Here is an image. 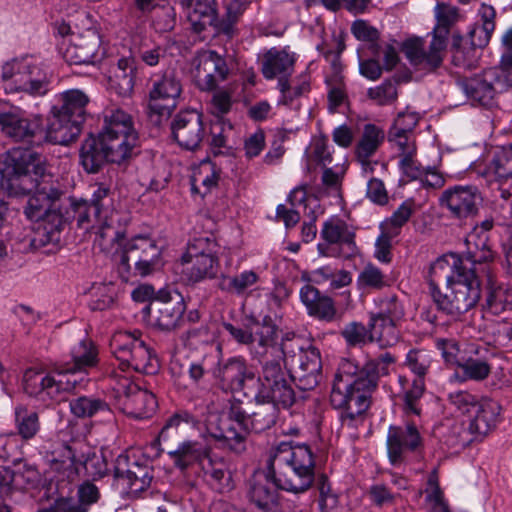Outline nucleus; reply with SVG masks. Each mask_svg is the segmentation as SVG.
Masks as SVG:
<instances>
[{
    "mask_svg": "<svg viewBox=\"0 0 512 512\" xmlns=\"http://www.w3.org/2000/svg\"><path fill=\"white\" fill-rule=\"evenodd\" d=\"M263 384L249 397L254 407L247 413L239 405H232L226 416L211 417L207 423L208 435L218 448L242 454L247 448L249 432L261 433L276 424L279 409L292 407L296 403V392L292 387L289 370L280 359L263 363Z\"/></svg>",
    "mask_w": 512,
    "mask_h": 512,
    "instance_id": "nucleus-1",
    "label": "nucleus"
},
{
    "mask_svg": "<svg viewBox=\"0 0 512 512\" xmlns=\"http://www.w3.org/2000/svg\"><path fill=\"white\" fill-rule=\"evenodd\" d=\"M1 187L10 196L34 192L24 214L31 221L52 220L62 191L52 183L42 155L31 149L14 148L0 157Z\"/></svg>",
    "mask_w": 512,
    "mask_h": 512,
    "instance_id": "nucleus-2",
    "label": "nucleus"
},
{
    "mask_svg": "<svg viewBox=\"0 0 512 512\" xmlns=\"http://www.w3.org/2000/svg\"><path fill=\"white\" fill-rule=\"evenodd\" d=\"M395 362L396 357L390 352L367 360L362 367L350 359L340 362L334 376L330 402L334 408L342 410V425L353 427L354 421L368 410L380 377L388 375Z\"/></svg>",
    "mask_w": 512,
    "mask_h": 512,
    "instance_id": "nucleus-3",
    "label": "nucleus"
},
{
    "mask_svg": "<svg viewBox=\"0 0 512 512\" xmlns=\"http://www.w3.org/2000/svg\"><path fill=\"white\" fill-rule=\"evenodd\" d=\"M137 142L132 117L120 108L106 109L98 136L90 134L81 145L80 164L87 173H97L108 162L120 164L131 157Z\"/></svg>",
    "mask_w": 512,
    "mask_h": 512,
    "instance_id": "nucleus-4",
    "label": "nucleus"
},
{
    "mask_svg": "<svg viewBox=\"0 0 512 512\" xmlns=\"http://www.w3.org/2000/svg\"><path fill=\"white\" fill-rule=\"evenodd\" d=\"M70 358L57 373L26 370L23 376L25 392L41 401L62 400L65 393L76 388L78 380L75 374L86 372L87 368L96 365L97 352L90 340L82 339L71 349Z\"/></svg>",
    "mask_w": 512,
    "mask_h": 512,
    "instance_id": "nucleus-5",
    "label": "nucleus"
},
{
    "mask_svg": "<svg viewBox=\"0 0 512 512\" xmlns=\"http://www.w3.org/2000/svg\"><path fill=\"white\" fill-rule=\"evenodd\" d=\"M315 454L307 444L280 442L272 447L266 477L279 489L304 493L315 482Z\"/></svg>",
    "mask_w": 512,
    "mask_h": 512,
    "instance_id": "nucleus-6",
    "label": "nucleus"
},
{
    "mask_svg": "<svg viewBox=\"0 0 512 512\" xmlns=\"http://www.w3.org/2000/svg\"><path fill=\"white\" fill-rule=\"evenodd\" d=\"M90 201L71 200L72 218L83 229L96 228V234L107 243H119L125 238V228L120 225L119 214L114 209L113 193L104 183L95 185Z\"/></svg>",
    "mask_w": 512,
    "mask_h": 512,
    "instance_id": "nucleus-7",
    "label": "nucleus"
},
{
    "mask_svg": "<svg viewBox=\"0 0 512 512\" xmlns=\"http://www.w3.org/2000/svg\"><path fill=\"white\" fill-rule=\"evenodd\" d=\"M89 96L80 89L66 90L59 95L58 103L51 108L50 129L54 134V145H68L82 131L87 116Z\"/></svg>",
    "mask_w": 512,
    "mask_h": 512,
    "instance_id": "nucleus-8",
    "label": "nucleus"
},
{
    "mask_svg": "<svg viewBox=\"0 0 512 512\" xmlns=\"http://www.w3.org/2000/svg\"><path fill=\"white\" fill-rule=\"evenodd\" d=\"M198 419L187 410H179L170 416L158 435V441L162 443L167 450V454L173 461L176 468L184 471L191 465L201 462L209 456L211 449L198 441L185 440L173 445L178 440V430L182 424L196 426Z\"/></svg>",
    "mask_w": 512,
    "mask_h": 512,
    "instance_id": "nucleus-9",
    "label": "nucleus"
},
{
    "mask_svg": "<svg viewBox=\"0 0 512 512\" xmlns=\"http://www.w3.org/2000/svg\"><path fill=\"white\" fill-rule=\"evenodd\" d=\"M429 293L437 311L452 320H458L478 304L481 298V284L473 270L446 286L445 292H442L437 283L431 280Z\"/></svg>",
    "mask_w": 512,
    "mask_h": 512,
    "instance_id": "nucleus-10",
    "label": "nucleus"
},
{
    "mask_svg": "<svg viewBox=\"0 0 512 512\" xmlns=\"http://www.w3.org/2000/svg\"><path fill=\"white\" fill-rule=\"evenodd\" d=\"M212 375L222 391L242 393L245 397H250L256 389L262 387L263 365L261 374L257 375L255 368L245 357L231 356L215 361Z\"/></svg>",
    "mask_w": 512,
    "mask_h": 512,
    "instance_id": "nucleus-11",
    "label": "nucleus"
},
{
    "mask_svg": "<svg viewBox=\"0 0 512 512\" xmlns=\"http://www.w3.org/2000/svg\"><path fill=\"white\" fill-rule=\"evenodd\" d=\"M136 333L140 335L138 331L115 333L110 341L111 351L123 371L132 368L139 373L154 375L159 370L158 358Z\"/></svg>",
    "mask_w": 512,
    "mask_h": 512,
    "instance_id": "nucleus-12",
    "label": "nucleus"
},
{
    "mask_svg": "<svg viewBox=\"0 0 512 512\" xmlns=\"http://www.w3.org/2000/svg\"><path fill=\"white\" fill-rule=\"evenodd\" d=\"M150 82L147 116L151 124L160 127L177 107L182 85L171 70L152 76Z\"/></svg>",
    "mask_w": 512,
    "mask_h": 512,
    "instance_id": "nucleus-13",
    "label": "nucleus"
},
{
    "mask_svg": "<svg viewBox=\"0 0 512 512\" xmlns=\"http://www.w3.org/2000/svg\"><path fill=\"white\" fill-rule=\"evenodd\" d=\"M162 250L156 241L147 236H135L122 249L118 272L123 280L131 275L132 265L134 275L147 276L159 268Z\"/></svg>",
    "mask_w": 512,
    "mask_h": 512,
    "instance_id": "nucleus-14",
    "label": "nucleus"
},
{
    "mask_svg": "<svg viewBox=\"0 0 512 512\" xmlns=\"http://www.w3.org/2000/svg\"><path fill=\"white\" fill-rule=\"evenodd\" d=\"M2 80L10 92L43 95L47 91V74L32 58L13 59L2 66Z\"/></svg>",
    "mask_w": 512,
    "mask_h": 512,
    "instance_id": "nucleus-15",
    "label": "nucleus"
},
{
    "mask_svg": "<svg viewBox=\"0 0 512 512\" xmlns=\"http://www.w3.org/2000/svg\"><path fill=\"white\" fill-rule=\"evenodd\" d=\"M0 126L2 132L14 139L34 146L45 143L54 145V134L50 129L49 121L45 123L41 115L27 118L20 111L10 110L0 113Z\"/></svg>",
    "mask_w": 512,
    "mask_h": 512,
    "instance_id": "nucleus-16",
    "label": "nucleus"
},
{
    "mask_svg": "<svg viewBox=\"0 0 512 512\" xmlns=\"http://www.w3.org/2000/svg\"><path fill=\"white\" fill-rule=\"evenodd\" d=\"M113 392L119 410L131 418H150L157 409L155 395L128 378H120L113 387Z\"/></svg>",
    "mask_w": 512,
    "mask_h": 512,
    "instance_id": "nucleus-17",
    "label": "nucleus"
},
{
    "mask_svg": "<svg viewBox=\"0 0 512 512\" xmlns=\"http://www.w3.org/2000/svg\"><path fill=\"white\" fill-rule=\"evenodd\" d=\"M423 448L424 437L414 421L406 420L388 427L386 449L391 465H401L408 454L419 453Z\"/></svg>",
    "mask_w": 512,
    "mask_h": 512,
    "instance_id": "nucleus-18",
    "label": "nucleus"
},
{
    "mask_svg": "<svg viewBox=\"0 0 512 512\" xmlns=\"http://www.w3.org/2000/svg\"><path fill=\"white\" fill-rule=\"evenodd\" d=\"M152 310L155 311L154 324L160 330L173 331L182 327L185 322L183 315L186 311V303L182 294L176 289L168 287L159 289Z\"/></svg>",
    "mask_w": 512,
    "mask_h": 512,
    "instance_id": "nucleus-19",
    "label": "nucleus"
},
{
    "mask_svg": "<svg viewBox=\"0 0 512 512\" xmlns=\"http://www.w3.org/2000/svg\"><path fill=\"white\" fill-rule=\"evenodd\" d=\"M483 201L480 190L474 185H454L446 188L439 203L458 219L474 217Z\"/></svg>",
    "mask_w": 512,
    "mask_h": 512,
    "instance_id": "nucleus-20",
    "label": "nucleus"
},
{
    "mask_svg": "<svg viewBox=\"0 0 512 512\" xmlns=\"http://www.w3.org/2000/svg\"><path fill=\"white\" fill-rule=\"evenodd\" d=\"M114 477L125 480L132 492H141L151 485L154 468L148 458L120 454L115 460Z\"/></svg>",
    "mask_w": 512,
    "mask_h": 512,
    "instance_id": "nucleus-21",
    "label": "nucleus"
},
{
    "mask_svg": "<svg viewBox=\"0 0 512 512\" xmlns=\"http://www.w3.org/2000/svg\"><path fill=\"white\" fill-rule=\"evenodd\" d=\"M494 30L487 25L474 24L468 31L469 47L462 45L463 36L460 32L452 34V63L461 68L471 69L477 62V49L485 48L491 39Z\"/></svg>",
    "mask_w": 512,
    "mask_h": 512,
    "instance_id": "nucleus-22",
    "label": "nucleus"
},
{
    "mask_svg": "<svg viewBox=\"0 0 512 512\" xmlns=\"http://www.w3.org/2000/svg\"><path fill=\"white\" fill-rule=\"evenodd\" d=\"M171 133L180 147L196 150L205 136L202 114L196 110L180 111L171 122Z\"/></svg>",
    "mask_w": 512,
    "mask_h": 512,
    "instance_id": "nucleus-23",
    "label": "nucleus"
},
{
    "mask_svg": "<svg viewBox=\"0 0 512 512\" xmlns=\"http://www.w3.org/2000/svg\"><path fill=\"white\" fill-rule=\"evenodd\" d=\"M101 38L95 28H87L73 35L69 44L63 50V58L70 65L95 64L100 60L98 51Z\"/></svg>",
    "mask_w": 512,
    "mask_h": 512,
    "instance_id": "nucleus-24",
    "label": "nucleus"
},
{
    "mask_svg": "<svg viewBox=\"0 0 512 512\" xmlns=\"http://www.w3.org/2000/svg\"><path fill=\"white\" fill-rule=\"evenodd\" d=\"M401 51L412 66L427 72L438 69L444 60V50L440 47V43L433 39L428 50H425L423 38L410 37L402 42Z\"/></svg>",
    "mask_w": 512,
    "mask_h": 512,
    "instance_id": "nucleus-25",
    "label": "nucleus"
},
{
    "mask_svg": "<svg viewBox=\"0 0 512 512\" xmlns=\"http://www.w3.org/2000/svg\"><path fill=\"white\" fill-rule=\"evenodd\" d=\"M228 73L226 60L215 51H203L197 56L195 78L201 90H215Z\"/></svg>",
    "mask_w": 512,
    "mask_h": 512,
    "instance_id": "nucleus-26",
    "label": "nucleus"
},
{
    "mask_svg": "<svg viewBox=\"0 0 512 512\" xmlns=\"http://www.w3.org/2000/svg\"><path fill=\"white\" fill-rule=\"evenodd\" d=\"M298 368L290 375L292 383L302 391L314 389L321 379L322 361L317 347L308 344L297 357Z\"/></svg>",
    "mask_w": 512,
    "mask_h": 512,
    "instance_id": "nucleus-27",
    "label": "nucleus"
},
{
    "mask_svg": "<svg viewBox=\"0 0 512 512\" xmlns=\"http://www.w3.org/2000/svg\"><path fill=\"white\" fill-rule=\"evenodd\" d=\"M320 234L327 244L340 245L341 248L337 256L350 258L356 254L355 231L352 226L339 217H331L325 221Z\"/></svg>",
    "mask_w": 512,
    "mask_h": 512,
    "instance_id": "nucleus-28",
    "label": "nucleus"
},
{
    "mask_svg": "<svg viewBox=\"0 0 512 512\" xmlns=\"http://www.w3.org/2000/svg\"><path fill=\"white\" fill-rule=\"evenodd\" d=\"M201 469L206 483L218 493H227L234 489L232 472L228 461L224 457L209 453Z\"/></svg>",
    "mask_w": 512,
    "mask_h": 512,
    "instance_id": "nucleus-29",
    "label": "nucleus"
},
{
    "mask_svg": "<svg viewBox=\"0 0 512 512\" xmlns=\"http://www.w3.org/2000/svg\"><path fill=\"white\" fill-rule=\"evenodd\" d=\"M181 280L186 286H195L205 280L217 278L219 272V258H181Z\"/></svg>",
    "mask_w": 512,
    "mask_h": 512,
    "instance_id": "nucleus-30",
    "label": "nucleus"
},
{
    "mask_svg": "<svg viewBox=\"0 0 512 512\" xmlns=\"http://www.w3.org/2000/svg\"><path fill=\"white\" fill-rule=\"evenodd\" d=\"M300 300L306 307L308 315L325 322H333L337 318L334 300L322 294L312 285H304L300 289Z\"/></svg>",
    "mask_w": 512,
    "mask_h": 512,
    "instance_id": "nucleus-31",
    "label": "nucleus"
},
{
    "mask_svg": "<svg viewBox=\"0 0 512 512\" xmlns=\"http://www.w3.org/2000/svg\"><path fill=\"white\" fill-rule=\"evenodd\" d=\"M69 218L70 216L53 214L52 220L39 221L30 240V246L35 250L46 248V253H53L60 243L63 224Z\"/></svg>",
    "mask_w": 512,
    "mask_h": 512,
    "instance_id": "nucleus-32",
    "label": "nucleus"
},
{
    "mask_svg": "<svg viewBox=\"0 0 512 512\" xmlns=\"http://www.w3.org/2000/svg\"><path fill=\"white\" fill-rule=\"evenodd\" d=\"M46 459L51 465V469L62 474L63 479L73 482L79 474L81 462L76 460V455L72 448L64 442H56L53 449L46 452Z\"/></svg>",
    "mask_w": 512,
    "mask_h": 512,
    "instance_id": "nucleus-33",
    "label": "nucleus"
},
{
    "mask_svg": "<svg viewBox=\"0 0 512 512\" xmlns=\"http://www.w3.org/2000/svg\"><path fill=\"white\" fill-rule=\"evenodd\" d=\"M500 414L497 402L484 399L476 410L468 416L466 421L478 441H481L492 429L496 427Z\"/></svg>",
    "mask_w": 512,
    "mask_h": 512,
    "instance_id": "nucleus-34",
    "label": "nucleus"
},
{
    "mask_svg": "<svg viewBox=\"0 0 512 512\" xmlns=\"http://www.w3.org/2000/svg\"><path fill=\"white\" fill-rule=\"evenodd\" d=\"M473 268H468L464 260L455 253H449L439 257L430 267L431 280H445L446 286L464 277Z\"/></svg>",
    "mask_w": 512,
    "mask_h": 512,
    "instance_id": "nucleus-35",
    "label": "nucleus"
},
{
    "mask_svg": "<svg viewBox=\"0 0 512 512\" xmlns=\"http://www.w3.org/2000/svg\"><path fill=\"white\" fill-rule=\"evenodd\" d=\"M385 139L383 129L374 124H366L355 148V154L363 168L372 170L369 158L373 156Z\"/></svg>",
    "mask_w": 512,
    "mask_h": 512,
    "instance_id": "nucleus-36",
    "label": "nucleus"
},
{
    "mask_svg": "<svg viewBox=\"0 0 512 512\" xmlns=\"http://www.w3.org/2000/svg\"><path fill=\"white\" fill-rule=\"evenodd\" d=\"M136 66L134 58H121L113 75L109 78L110 88L119 96H130L135 84Z\"/></svg>",
    "mask_w": 512,
    "mask_h": 512,
    "instance_id": "nucleus-37",
    "label": "nucleus"
},
{
    "mask_svg": "<svg viewBox=\"0 0 512 512\" xmlns=\"http://www.w3.org/2000/svg\"><path fill=\"white\" fill-rule=\"evenodd\" d=\"M186 13L193 30L202 32L215 21L216 0H187Z\"/></svg>",
    "mask_w": 512,
    "mask_h": 512,
    "instance_id": "nucleus-38",
    "label": "nucleus"
},
{
    "mask_svg": "<svg viewBox=\"0 0 512 512\" xmlns=\"http://www.w3.org/2000/svg\"><path fill=\"white\" fill-rule=\"evenodd\" d=\"M294 57L285 50L271 48L262 60V73L266 79H273L279 75H290L293 71Z\"/></svg>",
    "mask_w": 512,
    "mask_h": 512,
    "instance_id": "nucleus-39",
    "label": "nucleus"
},
{
    "mask_svg": "<svg viewBox=\"0 0 512 512\" xmlns=\"http://www.w3.org/2000/svg\"><path fill=\"white\" fill-rule=\"evenodd\" d=\"M397 322L370 313L368 322L370 342H377L381 347L392 346L399 340Z\"/></svg>",
    "mask_w": 512,
    "mask_h": 512,
    "instance_id": "nucleus-40",
    "label": "nucleus"
},
{
    "mask_svg": "<svg viewBox=\"0 0 512 512\" xmlns=\"http://www.w3.org/2000/svg\"><path fill=\"white\" fill-rule=\"evenodd\" d=\"M435 17L437 24L432 31V39L435 42H439L440 47L445 51L448 35L459 18L458 9L450 5L438 3L435 7Z\"/></svg>",
    "mask_w": 512,
    "mask_h": 512,
    "instance_id": "nucleus-41",
    "label": "nucleus"
},
{
    "mask_svg": "<svg viewBox=\"0 0 512 512\" xmlns=\"http://www.w3.org/2000/svg\"><path fill=\"white\" fill-rule=\"evenodd\" d=\"M459 86L468 98L484 106L489 105L495 95L492 82L484 76L463 79L459 82Z\"/></svg>",
    "mask_w": 512,
    "mask_h": 512,
    "instance_id": "nucleus-42",
    "label": "nucleus"
},
{
    "mask_svg": "<svg viewBox=\"0 0 512 512\" xmlns=\"http://www.w3.org/2000/svg\"><path fill=\"white\" fill-rule=\"evenodd\" d=\"M70 410L72 414L78 418H91L98 414H112L109 404L94 396H80L70 401Z\"/></svg>",
    "mask_w": 512,
    "mask_h": 512,
    "instance_id": "nucleus-43",
    "label": "nucleus"
},
{
    "mask_svg": "<svg viewBox=\"0 0 512 512\" xmlns=\"http://www.w3.org/2000/svg\"><path fill=\"white\" fill-rule=\"evenodd\" d=\"M259 280L258 274L253 270H245L237 275L222 274L218 281V288L233 295H243Z\"/></svg>",
    "mask_w": 512,
    "mask_h": 512,
    "instance_id": "nucleus-44",
    "label": "nucleus"
},
{
    "mask_svg": "<svg viewBox=\"0 0 512 512\" xmlns=\"http://www.w3.org/2000/svg\"><path fill=\"white\" fill-rule=\"evenodd\" d=\"M14 416L16 435L20 436L22 440H31L40 431V420L36 411L18 405L15 407Z\"/></svg>",
    "mask_w": 512,
    "mask_h": 512,
    "instance_id": "nucleus-45",
    "label": "nucleus"
},
{
    "mask_svg": "<svg viewBox=\"0 0 512 512\" xmlns=\"http://www.w3.org/2000/svg\"><path fill=\"white\" fill-rule=\"evenodd\" d=\"M248 497L261 512H273L277 507V493L266 483L253 482L250 485Z\"/></svg>",
    "mask_w": 512,
    "mask_h": 512,
    "instance_id": "nucleus-46",
    "label": "nucleus"
},
{
    "mask_svg": "<svg viewBox=\"0 0 512 512\" xmlns=\"http://www.w3.org/2000/svg\"><path fill=\"white\" fill-rule=\"evenodd\" d=\"M218 180L219 172L216 166L211 162L203 163L191 178V190L193 193L205 196L217 186Z\"/></svg>",
    "mask_w": 512,
    "mask_h": 512,
    "instance_id": "nucleus-47",
    "label": "nucleus"
},
{
    "mask_svg": "<svg viewBox=\"0 0 512 512\" xmlns=\"http://www.w3.org/2000/svg\"><path fill=\"white\" fill-rule=\"evenodd\" d=\"M447 446L455 449H463L472 442L478 441L466 421L453 422L444 435Z\"/></svg>",
    "mask_w": 512,
    "mask_h": 512,
    "instance_id": "nucleus-48",
    "label": "nucleus"
},
{
    "mask_svg": "<svg viewBox=\"0 0 512 512\" xmlns=\"http://www.w3.org/2000/svg\"><path fill=\"white\" fill-rule=\"evenodd\" d=\"M484 398L466 390H456L447 394V402L451 408L462 415H471Z\"/></svg>",
    "mask_w": 512,
    "mask_h": 512,
    "instance_id": "nucleus-49",
    "label": "nucleus"
},
{
    "mask_svg": "<svg viewBox=\"0 0 512 512\" xmlns=\"http://www.w3.org/2000/svg\"><path fill=\"white\" fill-rule=\"evenodd\" d=\"M425 391V382L423 379H415L412 385L402 395V411L406 417L411 415L420 416L422 407L420 405L421 398Z\"/></svg>",
    "mask_w": 512,
    "mask_h": 512,
    "instance_id": "nucleus-50",
    "label": "nucleus"
},
{
    "mask_svg": "<svg viewBox=\"0 0 512 512\" xmlns=\"http://www.w3.org/2000/svg\"><path fill=\"white\" fill-rule=\"evenodd\" d=\"M357 283L360 288L381 290L390 285V279L377 266L367 264L359 273Z\"/></svg>",
    "mask_w": 512,
    "mask_h": 512,
    "instance_id": "nucleus-51",
    "label": "nucleus"
},
{
    "mask_svg": "<svg viewBox=\"0 0 512 512\" xmlns=\"http://www.w3.org/2000/svg\"><path fill=\"white\" fill-rule=\"evenodd\" d=\"M253 326L255 342L257 341L259 346L268 347L275 343L278 328L271 316L265 315L261 321H254Z\"/></svg>",
    "mask_w": 512,
    "mask_h": 512,
    "instance_id": "nucleus-52",
    "label": "nucleus"
},
{
    "mask_svg": "<svg viewBox=\"0 0 512 512\" xmlns=\"http://www.w3.org/2000/svg\"><path fill=\"white\" fill-rule=\"evenodd\" d=\"M208 258H218L217 243L210 237H197L188 242L186 252L181 258H200V256Z\"/></svg>",
    "mask_w": 512,
    "mask_h": 512,
    "instance_id": "nucleus-53",
    "label": "nucleus"
},
{
    "mask_svg": "<svg viewBox=\"0 0 512 512\" xmlns=\"http://www.w3.org/2000/svg\"><path fill=\"white\" fill-rule=\"evenodd\" d=\"M135 56L138 57L147 66H156L161 59L166 56V49L150 39H143L135 47Z\"/></svg>",
    "mask_w": 512,
    "mask_h": 512,
    "instance_id": "nucleus-54",
    "label": "nucleus"
},
{
    "mask_svg": "<svg viewBox=\"0 0 512 512\" xmlns=\"http://www.w3.org/2000/svg\"><path fill=\"white\" fill-rule=\"evenodd\" d=\"M378 311L375 313L381 317L399 322L404 316V307L396 295H386L375 300Z\"/></svg>",
    "mask_w": 512,
    "mask_h": 512,
    "instance_id": "nucleus-55",
    "label": "nucleus"
},
{
    "mask_svg": "<svg viewBox=\"0 0 512 512\" xmlns=\"http://www.w3.org/2000/svg\"><path fill=\"white\" fill-rule=\"evenodd\" d=\"M215 367L213 356L205 355L202 358L190 361L187 364V374L191 383L195 386H201L205 383V378L209 371Z\"/></svg>",
    "mask_w": 512,
    "mask_h": 512,
    "instance_id": "nucleus-56",
    "label": "nucleus"
},
{
    "mask_svg": "<svg viewBox=\"0 0 512 512\" xmlns=\"http://www.w3.org/2000/svg\"><path fill=\"white\" fill-rule=\"evenodd\" d=\"M413 213V202L404 201L398 208L393 212L391 217L387 218L380 224V229L386 231H393L395 235L400 234L402 226L410 219Z\"/></svg>",
    "mask_w": 512,
    "mask_h": 512,
    "instance_id": "nucleus-57",
    "label": "nucleus"
},
{
    "mask_svg": "<svg viewBox=\"0 0 512 512\" xmlns=\"http://www.w3.org/2000/svg\"><path fill=\"white\" fill-rule=\"evenodd\" d=\"M431 359L425 350L412 349L406 355L405 365L417 376L423 379L430 367Z\"/></svg>",
    "mask_w": 512,
    "mask_h": 512,
    "instance_id": "nucleus-58",
    "label": "nucleus"
},
{
    "mask_svg": "<svg viewBox=\"0 0 512 512\" xmlns=\"http://www.w3.org/2000/svg\"><path fill=\"white\" fill-rule=\"evenodd\" d=\"M492 167L500 179L512 177V143L501 147L495 154Z\"/></svg>",
    "mask_w": 512,
    "mask_h": 512,
    "instance_id": "nucleus-59",
    "label": "nucleus"
},
{
    "mask_svg": "<svg viewBox=\"0 0 512 512\" xmlns=\"http://www.w3.org/2000/svg\"><path fill=\"white\" fill-rule=\"evenodd\" d=\"M369 328L361 322H350L343 330L341 335L349 346H362L370 342Z\"/></svg>",
    "mask_w": 512,
    "mask_h": 512,
    "instance_id": "nucleus-60",
    "label": "nucleus"
},
{
    "mask_svg": "<svg viewBox=\"0 0 512 512\" xmlns=\"http://www.w3.org/2000/svg\"><path fill=\"white\" fill-rule=\"evenodd\" d=\"M511 306L508 295L502 287L490 288L486 295L484 309L493 315H498Z\"/></svg>",
    "mask_w": 512,
    "mask_h": 512,
    "instance_id": "nucleus-61",
    "label": "nucleus"
},
{
    "mask_svg": "<svg viewBox=\"0 0 512 512\" xmlns=\"http://www.w3.org/2000/svg\"><path fill=\"white\" fill-rule=\"evenodd\" d=\"M397 95L396 85L391 81H384L381 85L369 88L367 91V96L380 106L391 104L397 99Z\"/></svg>",
    "mask_w": 512,
    "mask_h": 512,
    "instance_id": "nucleus-62",
    "label": "nucleus"
},
{
    "mask_svg": "<svg viewBox=\"0 0 512 512\" xmlns=\"http://www.w3.org/2000/svg\"><path fill=\"white\" fill-rule=\"evenodd\" d=\"M459 367L466 378L475 381L486 379L491 370L487 362L472 358L467 359L464 363L460 364Z\"/></svg>",
    "mask_w": 512,
    "mask_h": 512,
    "instance_id": "nucleus-63",
    "label": "nucleus"
},
{
    "mask_svg": "<svg viewBox=\"0 0 512 512\" xmlns=\"http://www.w3.org/2000/svg\"><path fill=\"white\" fill-rule=\"evenodd\" d=\"M306 348L302 338L294 333H287L281 340L280 349L284 363L291 358L294 361Z\"/></svg>",
    "mask_w": 512,
    "mask_h": 512,
    "instance_id": "nucleus-64",
    "label": "nucleus"
}]
</instances>
